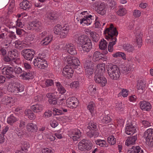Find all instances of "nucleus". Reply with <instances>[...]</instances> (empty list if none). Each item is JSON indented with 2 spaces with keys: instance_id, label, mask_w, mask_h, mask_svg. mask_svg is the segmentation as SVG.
Masks as SVG:
<instances>
[{
  "instance_id": "45",
  "label": "nucleus",
  "mask_w": 153,
  "mask_h": 153,
  "mask_svg": "<svg viewBox=\"0 0 153 153\" xmlns=\"http://www.w3.org/2000/svg\"><path fill=\"white\" fill-rule=\"evenodd\" d=\"M116 138L113 135H111L108 138V142L111 145H113L116 143Z\"/></svg>"
},
{
  "instance_id": "23",
  "label": "nucleus",
  "mask_w": 153,
  "mask_h": 153,
  "mask_svg": "<svg viewBox=\"0 0 153 153\" xmlns=\"http://www.w3.org/2000/svg\"><path fill=\"white\" fill-rule=\"evenodd\" d=\"M29 25L31 27H34V28L36 30H40L42 29L41 23L37 20L31 22Z\"/></svg>"
},
{
  "instance_id": "35",
  "label": "nucleus",
  "mask_w": 153,
  "mask_h": 153,
  "mask_svg": "<svg viewBox=\"0 0 153 153\" xmlns=\"http://www.w3.org/2000/svg\"><path fill=\"white\" fill-rule=\"evenodd\" d=\"M120 70V73L126 75L130 72L131 69L128 67L124 66L121 68Z\"/></svg>"
},
{
  "instance_id": "6",
  "label": "nucleus",
  "mask_w": 153,
  "mask_h": 153,
  "mask_svg": "<svg viewBox=\"0 0 153 153\" xmlns=\"http://www.w3.org/2000/svg\"><path fill=\"white\" fill-rule=\"evenodd\" d=\"M69 27H62L61 25L58 24L55 26L54 29V33L56 34H59L60 37L64 38L67 36L69 31Z\"/></svg>"
},
{
  "instance_id": "48",
  "label": "nucleus",
  "mask_w": 153,
  "mask_h": 153,
  "mask_svg": "<svg viewBox=\"0 0 153 153\" xmlns=\"http://www.w3.org/2000/svg\"><path fill=\"white\" fill-rule=\"evenodd\" d=\"M13 70L14 72V74H19L21 73H22V74L23 73V70L21 68L18 66H16V67L13 68Z\"/></svg>"
},
{
  "instance_id": "47",
  "label": "nucleus",
  "mask_w": 153,
  "mask_h": 153,
  "mask_svg": "<svg viewBox=\"0 0 153 153\" xmlns=\"http://www.w3.org/2000/svg\"><path fill=\"white\" fill-rule=\"evenodd\" d=\"M105 64L104 63L98 64L97 65V69L104 73V71L105 70Z\"/></svg>"
},
{
  "instance_id": "29",
  "label": "nucleus",
  "mask_w": 153,
  "mask_h": 153,
  "mask_svg": "<svg viewBox=\"0 0 153 153\" xmlns=\"http://www.w3.org/2000/svg\"><path fill=\"white\" fill-rule=\"evenodd\" d=\"M3 103L4 105H7L11 103H13V99L10 97H6L3 98L2 100Z\"/></svg>"
},
{
  "instance_id": "9",
  "label": "nucleus",
  "mask_w": 153,
  "mask_h": 153,
  "mask_svg": "<svg viewBox=\"0 0 153 153\" xmlns=\"http://www.w3.org/2000/svg\"><path fill=\"white\" fill-rule=\"evenodd\" d=\"M13 70V68L10 67L4 68L2 69V74L6 75L7 78L9 79H14L15 76Z\"/></svg>"
},
{
  "instance_id": "26",
  "label": "nucleus",
  "mask_w": 153,
  "mask_h": 153,
  "mask_svg": "<svg viewBox=\"0 0 153 153\" xmlns=\"http://www.w3.org/2000/svg\"><path fill=\"white\" fill-rule=\"evenodd\" d=\"M131 150H128L127 153H144L143 150L138 146L132 147Z\"/></svg>"
},
{
  "instance_id": "5",
  "label": "nucleus",
  "mask_w": 153,
  "mask_h": 153,
  "mask_svg": "<svg viewBox=\"0 0 153 153\" xmlns=\"http://www.w3.org/2000/svg\"><path fill=\"white\" fill-rule=\"evenodd\" d=\"M62 59L68 64V65L71 66L73 68L77 69L79 67L80 71H82L81 67L80 65V62L77 58L75 57H72L70 56H67L66 54H63Z\"/></svg>"
},
{
  "instance_id": "39",
  "label": "nucleus",
  "mask_w": 153,
  "mask_h": 153,
  "mask_svg": "<svg viewBox=\"0 0 153 153\" xmlns=\"http://www.w3.org/2000/svg\"><path fill=\"white\" fill-rule=\"evenodd\" d=\"M16 120L17 119L16 118L12 115L7 118V122L9 124L12 125Z\"/></svg>"
},
{
  "instance_id": "44",
  "label": "nucleus",
  "mask_w": 153,
  "mask_h": 153,
  "mask_svg": "<svg viewBox=\"0 0 153 153\" xmlns=\"http://www.w3.org/2000/svg\"><path fill=\"white\" fill-rule=\"evenodd\" d=\"M101 53L98 51H96L94 52L93 54V59L95 61H98L100 60V58L101 56Z\"/></svg>"
},
{
  "instance_id": "11",
  "label": "nucleus",
  "mask_w": 153,
  "mask_h": 153,
  "mask_svg": "<svg viewBox=\"0 0 153 153\" xmlns=\"http://www.w3.org/2000/svg\"><path fill=\"white\" fill-rule=\"evenodd\" d=\"M35 53L30 49H24L21 52V54L26 60L31 61Z\"/></svg>"
},
{
  "instance_id": "54",
  "label": "nucleus",
  "mask_w": 153,
  "mask_h": 153,
  "mask_svg": "<svg viewBox=\"0 0 153 153\" xmlns=\"http://www.w3.org/2000/svg\"><path fill=\"white\" fill-rule=\"evenodd\" d=\"M146 143L149 146H153V138H146Z\"/></svg>"
},
{
  "instance_id": "43",
  "label": "nucleus",
  "mask_w": 153,
  "mask_h": 153,
  "mask_svg": "<svg viewBox=\"0 0 153 153\" xmlns=\"http://www.w3.org/2000/svg\"><path fill=\"white\" fill-rule=\"evenodd\" d=\"M126 10L124 8H121L117 12V14L119 16H122L126 13Z\"/></svg>"
},
{
  "instance_id": "7",
  "label": "nucleus",
  "mask_w": 153,
  "mask_h": 153,
  "mask_svg": "<svg viewBox=\"0 0 153 153\" xmlns=\"http://www.w3.org/2000/svg\"><path fill=\"white\" fill-rule=\"evenodd\" d=\"M92 146V143L90 140L84 139L79 143L78 149L81 151H89L91 149Z\"/></svg>"
},
{
  "instance_id": "33",
  "label": "nucleus",
  "mask_w": 153,
  "mask_h": 153,
  "mask_svg": "<svg viewBox=\"0 0 153 153\" xmlns=\"http://www.w3.org/2000/svg\"><path fill=\"white\" fill-rule=\"evenodd\" d=\"M145 87L146 83L141 80L138 82L137 84V88L138 90H141L142 92L145 90Z\"/></svg>"
},
{
  "instance_id": "10",
  "label": "nucleus",
  "mask_w": 153,
  "mask_h": 153,
  "mask_svg": "<svg viewBox=\"0 0 153 153\" xmlns=\"http://www.w3.org/2000/svg\"><path fill=\"white\" fill-rule=\"evenodd\" d=\"M73 68L68 65H66L63 69L62 73L66 78L68 79L71 78L73 75L74 71Z\"/></svg>"
},
{
  "instance_id": "40",
  "label": "nucleus",
  "mask_w": 153,
  "mask_h": 153,
  "mask_svg": "<svg viewBox=\"0 0 153 153\" xmlns=\"http://www.w3.org/2000/svg\"><path fill=\"white\" fill-rule=\"evenodd\" d=\"M57 17V14L55 12H53L50 13L47 16V18L50 20H55Z\"/></svg>"
},
{
  "instance_id": "31",
  "label": "nucleus",
  "mask_w": 153,
  "mask_h": 153,
  "mask_svg": "<svg viewBox=\"0 0 153 153\" xmlns=\"http://www.w3.org/2000/svg\"><path fill=\"white\" fill-rule=\"evenodd\" d=\"M123 48L128 52H132L134 50V47L129 44H124L123 46Z\"/></svg>"
},
{
  "instance_id": "56",
  "label": "nucleus",
  "mask_w": 153,
  "mask_h": 153,
  "mask_svg": "<svg viewBox=\"0 0 153 153\" xmlns=\"http://www.w3.org/2000/svg\"><path fill=\"white\" fill-rule=\"evenodd\" d=\"M141 13L140 11L135 10L133 13V15L135 18H138L140 16Z\"/></svg>"
},
{
  "instance_id": "1",
  "label": "nucleus",
  "mask_w": 153,
  "mask_h": 153,
  "mask_svg": "<svg viewBox=\"0 0 153 153\" xmlns=\"http://www.w3.org/2000/svg\"><path fill=\"white\" fill-rule=\"evenodd\" d=\"M104 33L108 34V36H106L105 39H110L111 42L108 46V50L109 52H111L113 51V46L116 44L117 41V36L118 34V32L116 28L114 27L113 25L111 24L109 27L106 28L104 30Z\"/></svg>"
},
{
  "instance_id": "64",
  "label": "nucleus",
  "mask_w": 153,
  "mask_h": 153,
  "mask_svg": "<svg viewBox=\"0 0 153 153\" xmlns=\"http://www.w3.org/2000/svg\"><path fill=\"white\" fill-rule=\"evenodd\" d=\"M51 150L48 148H44L42 151V153H51Z\"/></svg>"
},
{
  "instance_id": "24",
  "label": "nucleus",
  "mask_w": 153,
  "mask_h": 153,
  "mask_svg": "<svg viewBox=\"0 0 153 153\" xmlns=\"http://www.w3.org/2000/svg\"><path fill=\"white\" fill-rule=\"evenodd\" d=\"M20 8L25 10H29L31 6V4L26 0H23L20 4Z\"/></svg>"
},
{
  "instance_id": "16",
  "label": "nucleus",
  "mask_w": 153,
  "mask_h": 153,
  "mask_svg": "<svg viewBox=\"0 0 153 153\" xmlns=\"http://www.w3.org/2000/svg\"><path fill=\"white\" fill-rule=\"evenodd\" d=\"M46 96L49 99L48 102L51 105H56L57 103V98L56 96L52 93H49L47 94Z\"/></svg>"
},
{
  "instance_id": "8",
  "label": "nucleus",
  "mask_w": 153,
  "mask_h": 153,
  "mask_svg": "<svg viewBox=\"0 0 153 153\" xmlns=\"http://www.w3.org/2000/svg\"><path fill=\"white\" fill-rule=\"evenodd\" d=\"M33 63L36 68L40 69H44L48 66L47 61L41 56L35 59Z\"/></svg>"
},
{
  "instance_id": "38",
  "label": "nucleus",
  "mask_w": 153,
  "mask_h": 153,
  "mask_svg": "<svg viewBox=\"0 0 153 153\" xmlns=\"http://www.w3.org/2000/svg\"><path fill=\"white\" fill-rule=\"evenodd\" d=\"M26 114L28 116V118L30 120H34L36 118L35 115L31 110L28 109Z\"/></svg>"
},
{
  "instance_id": "27",
  "label": "nucleus",
  "mask_w": 153,
  "mask_h": 153,
  "mask_svg": "<svg viewBox=\"0 0 153 153\" xmlns=\"http://www.w3.org/2000/svg\"><path fill=\"white\" fill-rule=\"evenodd\" d=\"M43 106L41 104H36L32 105L31 109L34 112H41L43 109Z\"/></svg>"
},
{
  "instance_id": "51",
  "label": "nucleus",
  "mask_w": 153,
  "mask_h": 153,
  "mask_svg": "<svg viewBox=\"0 0 153 153\" xmlns=\"http://www.w3.org/2000/svg\"><path fill=\"white\" fill-rule=\"evenodd\" d=\"M88 124V126L87 127L88 129H92L94 130V129H97V125L96 123L94 122H90Z\"/></svg>"
},
{
  "instance_id": "37",
  "label": "nucleus",
  "mask_w": 153,
  "mask_h": 153,
  "mask_svg": "<svg viewBox=\"0 0 153 153\" xmlns=\"http://www.w3.org/2000/svg\"><path fill=\"white\" fill-rule=\"evenodd\" d=\"M56 85L58 91L61 93H64L66 91V90L60 82H56Z\"/></svg>"
},
{
  "instance_id": "28",
  "label": "nucleus",
  "mask_w": 153,
  "mask_h": 153,
  "mask_svg": "<svg viewBox=\"0 0 153 153\" xmlns=\"http://www.w3.org/2000/svg\"><path fill=\"white\" fill-rule=\"evenodd\" d=\"M144 136L146 138H153V129L149 128L147 129L144 132Z\"/></svg>"
},
{
  "instance_id": "49",
  "label": "nucleus",
  "mask_w": 153,
  "mask_h": 153,
  "mask_svg": "<svg viewBox=\"0 0 153 153\" xmlns=\"http://www.w3.org/2000/svg\"><path fill=\"white\" fill-rule=\"evenodd\" d=\"M16 133L17 134L19 137L20 138L23 137V135L25 134V132L23 131H22L19 129L16 128V129L15 130Z\"/></svg>"
},
{
  "instance_id": "61",
  "label": "nucleus",
  "mask_w": 153,
  "mask_h": 153,
  "mask_svg": "<svg viewBox=\"0 0 153 153\" xmlns=\"http://www.w3.org/2000/svg\"><path fill=\"white\" fill-rule=\"evenodd\" d=\"M3 59L4 61L7 62L13 60L11 57H10L9 55L8 56H4V57Z\"/></svg>"
},
{
  "instance_id": "20",
  "label": "nucleus",
  "mask_w": 153,
  "mask_h": 153,
  "mask_svg": "<svg viewBox=\"0 0 153 153\" xmlns=\"http://www.w3.org/2000/svg\"><path fill=\"white\" fill-rule=\"evenodd\" d=\"M137 138V134L132 136L128 137L126 141V144L127 146H129L130 145L135 144Z\"/></svg>"
},
{
  "instance_id": "42",
  "label": "nucleus",
  "mask_w": 153,
  "mask_h": 153,
  "mask_svg": "<svg viewBox=\"0 0 153 153\" xmlns=\"http://www.w3.org/2000/svg\"><path fill=\"white\" fill-rule=\"evenodd\" d=\"M85 74L89 77L92 74L94 71V68H85Z\"/></svg>"
},
{
  "instance_id": "13",
  "label": "nucleus",
  "mask_w": 153,
  "mask_h": 153,
  "mask_svg": "<svg viewBox=\"0 0 153 153\" xmlns=\"http://www.w3.org/2000/svg\"><path fill=\"white\" fill-rule=\"evenodd\" d=\"M136 126L133 125L132 122H131L130 124H127V126L126 128V133L128 135H132L135 132Z\"/></svg>"
},
{
  "instance_id": "18",
  "label": "nucleus",
  "mask_w": 153,
  "mask_h": 153,
  "mask_svg": "<svg viewBox=\"0 0 153 153\" xmlns=\"http://www.w3.org/2000/svg\"><path fill=\"white\" fill-rule=\"evenodd\" d=\"M21 144V149L19 151H17L16 153H24L25 152H27V148L30 147V144L27 142H22Z\"/></svg>"
},
{
  "instance_id": "19",
  "label": "nucleus",
  "mask_w": 153,
  "mask_h": 153,
  "mask_svg": "<svg viewBox=\"0 0 153 153\" xmlns=\"http://www.w3.org/2000/svg\"><path fill=\"white\" fill-rule=\"evenodd\" d=\"M94 80L96 83L99 84L102 87L104 86L107 83V79L104 76L95 79Z\"/></svg>"
},
{
  "instance_id": "15",
  "label": "nucleus",
  "mask_w": 153,
  "mask_h": 153,
  "mask_svg": "<svg viewBox=\"0 0 153 153\" xmlns=\"http://www.w3.org/2000/svg\"><path fill=\"white\" fill-rule=\"evenodd\" d=\"M107 43L104 39H102L99 42V47L100 49L103 50L102 54L105 55L107 54L108 52L107 51Z\"/></svg>"
},
{
  "instance_id": "21",
  "label": "nucleus",
  "mask_w": 153,
  "mask_h": 153,
  "mask_svg": "<svg viewBox=\"0 0 153 153\" xmlns=\"http://www.w3.org/2000/svg\"><path fill=\"white\" fill-rule=\"evenodd\" d=\"M66 50L70 54L75 55L76 53V51L73 44H71L66 45L65 46Z\"/></svg>"
},
{
  "instance_id": "41",
  "label": "nucleus",
  "mask_w": 153,
  "mask_h": 153,
  "mask_svg": "<svg viewBox=\"0 0 153 153\" xmlns=\"http://www.w3.org/2000/svg\"><path fill=\"white\" fill-rule=\"evenodd\" d=\"M49 39L50 38L49 37H46L42 41L41 45L43 46L48 45L51 42L52 39V38L51 37V39L48 41Z\"/></svg>"
},
{
  "instance_id": "58",
  "label": "nucleus",
  "mask_w": 153,
  "mask_h": 153,
  "mask_svg": "<svg viewBox=\"0 0 153 153\" xmlns=\"http://www.w3.org/2000/svg\"><path fill=\"white\" fill-rule=\"evenodd\" d=\"M91 129V131H92V134L94 137H97L98 136L99 134V133L98 129H94V130L92 129Z\"/></svg>"
},
{
  "instance_id": "12",
  "label": "nucleus",
  "mask_w": 153,
  "mask_h": 153,
  "mask_svg": "<svg viewBox=\"0 0 153 153\" xmlns=\"http://www.w3.org/2000/svg\"><path fill=\"white\" fill-rule=\"evenodd\" d=\"M66 103L68 106L70 108H75L78 104V100L74 97L69 98L66 100Z\"/></svg>"
},
{
  "instance_id": "55",
  "label": "nucleus",
  "mask_w": 153,
  "mask_h": 153,
  "mask_svg": "<svg viewBox=\"0 0 153 153\" xmlns=\"http://www.w3.org/2000/svg\"><path fill=\"white\" fill-rule=\"evenodd\" d=\"M102 123H108L111 121V119L109 117L105 116L102 120Z\"/></svg>"
},
{
  "instance_id": "53",
  "label": "nucleus",
  "mask_w": 153,
  "mask_h": 153,
  "mask_svg": "<svg viewBox=\"0 0 153 153\" xmlns=\"http://www.w3.org/2000/svg\"><path fill=\"white\" fill-rule=\"evenodd\" d=\"M94 104L91 102L89 103L87 106V108L91 113H92L94 111Z\"/></svg>"
},
{
  "instance_id": "25",
  "label": "nucleus",
  "mask_w": 153,
  "mask_h": 153,
  "mask_svg": "<svg viewBox=\"0 0 153 153\" xmlns=\"http://www.w3.org/2000/svg\"><path fill=\"white\" fill-rule=\"evenodd\" d=\"M26 127L27 131L29 132H35L38 129L37 126L32 123H28Z\"/></svg>"
},
{
  "instance_id": "52",
  "label": "nucleus",
  "mask_w": 153,
  "mask_h": 153,
  "mask_svg": "<svg viewBox=\"0 0 153 153\" xmlns=\"http://www.w3.org/2000/svg\"><path fill=\"white\" fill-rule=\"evenodd\" d=\"M97 13L102 15H103L105 14L106 12V9L105 8H97Z\"/></svg>"
},
{
  "instance_id": "50",
  "label": "nucleus",
  "mask_w": 153,
  "mask_h": 153,
  "mask_svg": "<svg viewBox=\"0 0 153 153\" xmlns=\"http://www.w3.org/2000/svg\"><path fill=\"white\" fill-rule=\"evenodd\" d=\"M13 28L16 29V33L19 35L22 36L25 33V31L23 29H18L16 27H13Z\"/></svg>"
},
{
  "instance_id": "2",
  "label": "nucleus",
  "mask_w": 153,
  "mask_h": 153,
  "mask_svg": "<svg viewBox=\"0 0 153 153\" xmlns=\"http://www.w3.org/2000/svg\"><path fill=\"white\" fill-rule=\"evenodd\" d=\"M78 43L81 45L82 48L84 52H89L94 48L90 39L87 36H81L78 38Z\"/></svg>"
},
{
  "instance_id": "63",
  "label": "nucleus",
  "mask_w": 153,
  "mask_h": 153,
  "mask_svg": "<svg viewBox=\"0 0 153 153\" xmlns=\"http://www.w3.org/2000/svg\"><path fill=\"white\" fill-rule=\"evenodd\" d=\"M58 125V123L56 120H53L51 123V125L53 128H55Z\"/></svg>"
},
{
  "instance_id": "30",
  "label": "nucleus",
  "mask_w": 153,
  "mask_h": 153,
  "mask_svg": "<svg viewBox=\"0 0 153 153\" xmlns=\"http://www.w3.org/2000/svg\"><path fill=\"white\" fill-rule=\"evenodd\" d=\"M8 55L11 57L13 60H14L19 56V53L17 50L14 49L12 51H9L8 52Z\"/></svg>"
},
{
  "instance_id": "14",
  "label": "nucleus",
  "mask_w": 153,
  "mask_h": 153,
  "mask_svg": "<svg viewBox=\"0 0 153 153\" xmlns=\"http://www.w3.org/2000/svg\"><path fill=\"white\" fill-rule=\"evenodd\" d=\"M135 34H136V42L139 48H140L142 46V38L141 37L142 34L141 32V31L139 29V28L137 27L136 28V31L134 32Z\"/></svg>"
},
{
  "instance_id": "46",
  "label": "nucleus",
  "mask_w": 153,
  "mask_h": 153,
  "mask_svg": "<svg viewBox=\"0 0 153 153\" xmlns=\"http://www.w3.org/2000/svg\"><path fill=\"white\" fill-rule=\"evenodd\" d=\"M95 73V75L94 77V79L99 78V77H100L104 76V73L102 72L101 71H100V70L99 71L97 69H96Z\"/></svg>"
},
{
  "instance_id": "34",
  "label": "nucleus",
  "mask_w": 153,
  "mask_h": 153,
  "mask_svg": "<svg viewBox=\"0 0 153 153\" xmlns=\"http://www.w3.org/2000/svg\"><path fill=\"white\" fill-rule=\"evenodd\" d=\"M94 65L93 62L90 60L86 59L84 63V67L85 68H94Z\"/></svg>"
},
{
  "instance_id": "3",
  "label": "nucleus",
  "mask_w": 153,
  "mask_h": 153,
  "mask_svg": "<svg viewBox=\"0 0 153 153\" xmlns=\"http://www.w3.org/2000/svg\"><path fill=\"white\" fill-rule=\"evenodd\" d=\"M24 88L23 85L18 82H16L9 84L7 87V90L15 95L22 96L25 94Z\"/></svg>"
},
{
  "instance_id": "62",
  "label": "nucleus",
  "mask_w": 153,
  "mask_h": 153,
  "mask_svg": "<svg viewBox=\"0 0 153 153\" xmlns=\"http://www.w3.org/2000/svg\"><path fill=\"white\" fill-rule=\"evenodd\" d=\"M142 123L143 125L146 127H147L150 126V123L146 120H143Z\"/></svg>"
},
{
  "instance_id": "4",
  "label": "nucleus",
  "mask_w": 153,
  "mask_h": 153,
  "mask_svg": "<svg viewBox=\"0 0 153 153\" xmlns=\"http://www.w3.org/2000/svg\"><path fill=\"white\" fill-rule=\"evenodd\" d=\"M106 68L108 74L111 79L115 80L119 78L121 73L117 66L111 64H109L106 65Z\"/></svg>"
},
{
  "instance_id": "17",
  "label": "nucleus",
  "mask_w": 153,
  "mask_h": 153,
  "mask_svg": "<svg viewBox=\"0 0 153 153\" xmlns=\"http://www.w3.org/2000/svg\"><path fill=\"white\" fill-rule=\"evenodd\" d=\"M140 107L141 109L143 111H148L151 108L150 103L146 101H141L140 103Z\"/></svg>"
},
{
  "instance_id": "22",
  "label": "nucleus",
  "mask_w": 153,
  "mask_h": 153,
  "mask_svg": "<svg viewBox=\"0 0 153 153\" xmlns=\"http://www.w3.org/2000/svg\"><path fill=\"white\" fill-rule=\"evenodd\" d=\"M23 71V73L21 75L23 77H25L26 80H29L34 78L35 74L34 72L32 71L27 72L25 71Z\"/></svg>"
},
{
  "instance_id": "57",
  "label": "nucleus",
  "mask_w": 153,
  "mask_h": 153,
  "mask_svg": "<svg viewBox=\"0 0 153 153\" xmlns=\"http://www.w3.org/2000/svg\"><path fill=\"white\" fill-rule=\"evenodd\" d=\"M53 114H54V115H61L63 114H64L62 112V110H61L57 109L56 110L53 109Z\"/></svg>"
},
{
  "instance_id": "60",
  "label": "nucleus",
  "mask_w": 153,
  "mask_h": 153,
  "mask_svg": "<svg viewBox=\"0 0 153 153\" xmlns=\"http://www.w3.org/2000/svg\"><path fill=\"white\" fill-rule=\"evenodd\" d=\"M79 82H74L71 83L70 86L71 88H76L78 87L79 85Z\"/></svg>"
},
{
  "instance_id": "59",
  "label": "nucleus",
  "mask_w": 153,
  "mask_h": 153,
  "mask_svg": "<svg viewBox=\"0 0 153 153\" xmlns=\"http://www.w3.org/2000/svg\"><path fill=\"white\" fill-rule=\"evenodd\" d=\"M53 84V81L50 79H47L45 82V84L46 86L49 87L51 86Z\"/></svg>"
},
{
  "instance_id": "32",
  "label": "nucleus",
  "mask_w": 153,
  "mask_h": 153,
  "mask_svg": "<svg viewBox=\"0 0 153 153\" xmlns=\"http://www.w3.org/2000/svg\"><path fill=\"white\" fill-rule=\"evenodd\" d=\"M90 34L92 39V40L95 42H97L99 39V34L94 31L90 32Z\"/></svg>"
},
{
  "instance_id": "36",
  "label": "nucleus",
  "mask_w": 153,
  "mask_h": 153,
  "mask_svg": "<svg viewBox=\"0 0 153 153\" xmlns=\"http://www.w3.org/2000/svg\"><path fill=\"white\" fill-rule=\"evenodd\" d=\"M96 144L101 147H106L108 145L106 144V141L104 140H97L95 141Z\"/></svg>"
}]
</instances>
